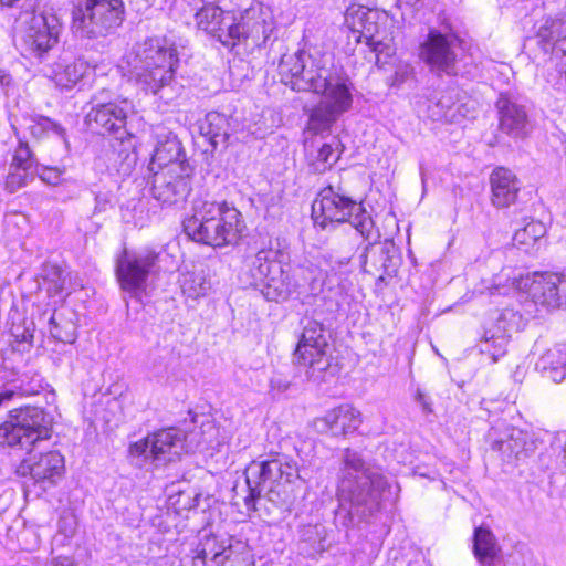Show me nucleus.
Wrapping results in <instances>:
<instances>
[{
    "mask_svg": "<svg viewBox=\"0 0 566 566\" xmlns=\"http://www.w3.org/2000/svg\"><path fill=\"white\" fill-rule=\"evenodd\" d=\"M190 165L172 164L154 171L151 196L163 205L171 206L186 200L191 191Z\"/></svg>",
    "mask_w": 566,
    "mask_h": 566,
    "instance_id": "dca6fc26",
    "label": "nucleus"
},
{
    "mask_svg": "<svg viewBox=\"0 0 566 566\" xmlns=\"http://www.w3.org/2000/svg\"><path fill=\"white\" fill-rule=\"evenodd\" d=\"M388 488L386 476L367 467L358 452L344 450L337 497L339 506L346 509L352 518L365 521L377 513Z\"/></svg>",
    "mask_w": 566,
    "mask_h": 566,
    "instance_id": "f257e3e1",
    "label": "nucleus"
},
{
    "mask_svg": "<svg viewBox=\"0 0 566 566\" xmlns=\"http://www.w3.org/2000/svg\"><path fill=\"white\" fill-rule=\"evenodd\" d=\"M496 108L502 132L515 138L523 137L526 134L528 119L523 105L507 95H500Z\"/></svg>",
    "mask_w": 566,
    "mask_h": 566,
    "instance_id": "4be33fe9",
    "label": "nucleus"
},
{
    "mask_svg": "<svg viewBox=\"0 0 566 566\" xmlns=\"http://www.w3.org/2000/svg\"><path fill=\"white\" fill-rule=\"evenodd\" d=\"M67 276L69 273L61 265L45 261L36 273L35 281L39 291H44L48 297H59L61 301L64 296Z\"/></svg>",
    "mask_w": 566,
    "mask_h": 566,
    "instance_id": "c85d7f7f",
    "label": "nucleus"
},
{
    "mask_svg": "<svg viewBox=\"0 0 566 566\" xmlns=\"http://www.w3.org/2000/svg\"><path fill=\"white\" fill-rule=\"evenodd\" d=\"M392 248H394L392 244H388V243H385L381 247H379V262H380V266L384 269V271L387 274H390L394 271V269H391L394 266L392 258L389 255L390 250Z\"/></svg>",
    "mask_w": 566,
    "mask_h": 566,
    "instance_id": "603ef678",
    "label": "nucleus"
},
{
    "mask_svg": "<svg viewBox=\"0 0 566 566\" xmlns=\"http://www.w3.org/2000/svg\"><path fill=\"white\" fill-rule=\"evenodd\" d=\"M64 470L63 455L57 451H49L23 460L18 468V473L29 476L27 488L33 486L35 493L40 495L57 484Z\"/></svg>",
    "mask_w": 566,
    "mask_h": 566,
    "instance_id": "f3484780",
    "label": "nucleus"
},
{
    "mask_svg": "<svg viewBox=\"0 0 566 566\" xmlns=\"http://www.w3.org/2000/svg\"><path fill=\"white\" fill-rule=\"evenodd\" d=\"M415 400L420 405L422 412L424 415H429L432 412V403L429 398L418 389L415 396Z\"/></svg>",
    "mask_w": 566,
    "mask_h": 566,
    "instance_id": "5fc2aeb1",
    "label": "nucleus"
},
{
    "mask_svg": "<svg viewBox=\"0 0 566 566\" xmlns=\"http://www.w3.org/2000/svg\"><path fill=\"white\" fill-rule=\"evenodd\" d=\"M181 292L190 298L205 296L211 289V282L202 264L187 265L180 271L178 279Z\"/></svg>",
    "mask_w": 566,
    "mask_h": 566,
    "instance_id": "2f4dec72",
    "label": "nucleus"
},
{
    "mask_svg": "<svg viewBox=\"0 0 566 566\" xmlns=\"http://www.w3.org/2000/svg\"><path fill=\"white\" fill-rule=\"evenodd\" d=\"M158 258L159 254L153 250L133 253L125 250L116 262L120 287L133 295L144 291L148 276L157 269Z\"/></svg>",
    "mask_w": 566,
    "mask_h": 566,
    "instance_id": "2eb2a0df",
    "label": "nucleus"
},
{
    "mask_svg": "<svg viewBox=\"0 0 566 566\" xmlns=\"http://www.w3.org/2000/svg\"><path fill=\"white\" fill-rule=\"evenodd\" d=\"M11 75L4 70H0V85L8 86L11 83Z\"/></svg>",
    "mask_w": 566,
    "mask_h": 566,
    "instance_id": "bf43d9fd",
    "label": "nucleus"
},
{
    "mask_svg": "<svg viewBox=\"0 0 566 566\" xmlns=\"http://www.w3.org/2000/svg\"><path fill=\"white\" fill-rule=\"evenodd\" d=\"M61 33L62 22L54 12H34L21 35V51L27 56L43 59L57 45Z\"/></svg>",
    "mask_w": 566,
    "mask_h": 566,
    "instance_id": "f8f14e48",
    "label": "nucleus"
},
{
    "mask_svg": "<svg viewBox=\"0 0 566 566\" xmlns=\"http://www.w3.org/2000/svg\"><path fill=\"white\" fill-rule=\"evenodd\" d=\"M172 164L189 165L186 160L181 143L176 137L167 138L158 144L154 151L149 170H154V165H158V169H161Z\"/></svg>",
    "mask_w": 566,
    "mask_h": 566,
    "instance_id": "4c0bfd02",
    "label": "nucleus"
},
{
    "mask_svg": "<svg viewBox=\"0 0 566 566\" xmlns=\"http://www.w3.org/2000/svg\"><path fill=\"white\" fill-rule=\"evenodd\" d=\"M184 437L175 428L158 430L129 446V454L143 458L155 465H165L177 460L182 450Z\"/></svg>",
    "mask_w": 566,
    "mask_h": 566,
    "instance_id": "ddd939ff",
    "label": "nucleus"
},
{
    "mask_svg": "<svg viewBox=\"0 0 566 566\" xmlns=\"http://www.w3.org/2000/svg\"><path fill=\"white\" fill-rule=\"evenodd\" d=\"M123 0H77L72 9V30L83 39L106 38L122 25Z\"/></svg>",
    "mask_w": 566,
    "mask_h": 566,
    "instance_id": "423d86ee",
    "label": "nucleus"
},
{
    "mask_svg": "<svg viewBox=\"0 0 566 566\" xmlns=\"http://www.w3.org/2000/svg\"><path fill=\"white\" fill-rule=\"evenodd\" d=\"M492 203L496 208H506L514 203L520 191V181L509 169L499 167L490 177Z\"/></svg>",
    "mask_w": 566,
    "mask_h": 566,
    "instance_id": "b1692460",
    "label": "nucleus"
},
{
    "mask_svg": "<svg viewBox=\"0 0 566 566\" xmlns=\"http://www.w3.org/2000/svg\"><path fill=\"white\" fill-rule=\"evenodd\" d=\"M545 224L541 221L531 219L525 222L524 227L515 230L513 242L516 247L527 252L545 235Z\"/></svg>",
    "mask_w": 566,
    "mask_h": 566,
    "instance_id": "a19ab883",
    "label": "nucleus"
},
{
    "mask_svg": "<svg viewBox=\"0 0 566 566\" xmlns=\"http://www.w3.org/2000/svg\"><path fill=\"white\" fill-rule=\"evenodd\" d=\"M281 81L293 91L321 94L333 88L334 84H344L349 78L319 66L306 52L297 51L283 54L279 63Z\"/></svg>",
    "mask_w": 566,
    "mask_h": 566,
    "instance_id": "39448f33",
    "label": "nucleus"
},
{
    "mask_svg": "<svg viewBox=\"0 0 566 566\" xmlns=\"http://www.w3.org/2000/svg\"><path fill=\"white\" fill-rule=\"evenodd\" d=\"M321 94L323 99L308 115L307 129L314 134L329 130L338 117L349 111L353 103L350 81L344 84L335 83L333 88Z\"/></svg>",
    "mask_w": 566,
    "mask_h": 566,
    "instance_id": "4468645a",
    "label": "nucleus"
},
{
    "mask_svg": "<svg viewBox=\"0 0 566 566\" xmlns=\"http://www.w3.org/2000/svg\"><path fill=\"white\" fill-rule=\"evenodd\" d=\"M136 56L143 65H170L177 69L179 64L177 48L167 36H150L138 43Z\"/></svg>",
    "mask_w": 566,
    "mask_h": 566,
    "instance_id": "412c9836",
    "label": "nucleus"
},
{
    "mask_svg": "<svg viewBox=\"0 0 566 566\" xmlns=\"http://www.w3.org/2000/svg\"><path fill=\"white\" fill-rule=\"evenodd\" d=\"M51 437V420L40 407L27 406L10 411L9 418L0 424V444L20 446L29 449L38 441Z\"/></svg>",
    "mask_w": 566,
    "mask_h": 566,
    "instance_id": "6e6552de",
    "label": "nucleus"
},
{
    "mask_svg": "<svg viewBox=\"0 0 566 566\" xmlns=\"http://www.w3.org/2000/svg\"><path fill=\"white\" fill-rule=\"evenodd\" d=\"M12 167L23 168L31 170L33 167L32 153L25 142L19 140V145L14 151L11 163Z\"/></svg>",
    "mask_w": 566,
    "mask_h": 566,
    "instance_id": "de8ad7c7",
    "label": "nucleus"
},
{
    "mask_svg": "<svg viewBox=\"0 0 566 566\" xmlns=\"http://www.w3.org/2000/svg\"><path fill=\"white\" fill-rule=\"evenodd\" d=\"M132 138L130 133L123 136V138L120 136L116 137L108 155L109 167L122 177L129 176L137 164V154Z\"/></svg>",
    "mask_w": 566,
    "mask_h": 566,
    "instance_id": "c756f323",
    "label": "nucleus"
},
{
    "mask_svg": "<svg viewBox=\"0 0 566 566\" xmlns=\"http://www.w3.org/2000/svg\"><path fill=\"white\" fill-rule=\"evenodd\" d=\"M340 143L333 140L332 143L323 144L318 149L314 160L310 163L314 172H325L332 168L340 158L342 150H339Z\"/></svg>",
    "mask_w": 566,
    "mask_h": 566,
    "instance_id": "79ce46f5",
    "label": "nucleus"
},
{
    "mask_svg": "<svg viewBox=\"0 0 566 566\" xmlns=\"http://www.w3.org/2000/svg\"><path fill=\"white\" fill-rule=\"evenodd\" d=\"M331 335L319 321H308L294 352V363L304 369L308 379L323 380L334 371Z\"/></svg>",
    "mask_w": 566,
    "mask_h": 566,
    "instance_id": "0eeeda50",
    "label": "nucleus"
},
{
    "mask_svg": "<svg viewBox=\"0 0 566 566\" xmlns=\"http://www.w3.org/2000/svg\"><path fill=\"white\" fill-rule=\"evenodd\" d=\"M361 422L363 417L359 410L352 405H340L315 419L314 426L318 432L338 437L355 432Z\"/></svg>",
    "mask_w": 566,
    "mask_h": 566,
    "instance_id": "aec40b11",
    "label": "nucleus"
},
{
    "mask_svg": "<svg viewBox=\"0 0 566 566\" xmlns=\"http://www.w3.org/2000/svg\"><path fill=\"white\" fill-rule=\"evenodd\" d=\"M32 171L29 169L12 167L10 165V170L6 179V189L13 193L25 187L28 185L29 179H32Z\"/></svg>",
    "mask_w": 566,
    "mask_h": 566,
    "instance_id": "a18cd8bd",
    "label": "nucleus"
},
{
    "mask_svg": "<svg viewBox=\"0 0 566 566\" xmlns=\"http://www.w3.org/2000/svg\"><path fill=\"white\" fill-rule=\"evenodd\" d=\"M285 253L273 248L262 249L247 260L244 282L253 287L264 286L266 296L273 290L275 296H284L291 292L292 280L284 268Z\"/></svg>",
    "mask_w": 566,
    "mask_h": 566,
    "instance_id": "1a4fd4ad",
    "label": "nucleus"
},
{
    "mask_svg": "<svg viewBox=\"0 0 566 566\" xmlns=\"http://www.w3.org/2000/svg\"><path fill=\"white\" fill-rule=\"evenodd\" d=\"M459 39L453 33L443 34L430 30L426 40L419 46V57L438 74H457V52Z\"/></svg>",
    "mask_w": 566,
    "mask_h": 566,
    "instance_id": "a211bd4d",
    "label": "nucleus"
},
{
    "mask_svg": "<svg viewBox=\"0 0 566 566\" xmlns=\"http://www.w3.org/2000/svg\"><path fill=\"white\" fill-rule=\"evenodd\" d=\"M90 66L82 60L76 59L65 65H57L54 70V80L57 85L71 88L76 85L87 73Z\"/></svg>",
    "mask_w": 566,
    "mask_h": 566,
    "instance_id": "ea45409f",
    "label": "nucleus"
},
{
    "mask_svg": "<svg viewBox=\"0 0 566 566\" xmlns=\"http://www.w3.org/2000/svg\"><path fill=\"white\" fill-rule=\"evenodd\" d=\"M493 449L501 451L507 459L520 460L528 457L534 451L535 444L527 432L511 428L506 439L493 442Z\"/></svg>",
    "mask_w": 566,
    "mask_h": 566,
    "instance_id": "473e14b6",
    "label": "nucleus"
},
{
    "mask_svg": "<svg viewBox=\"0 0 566 566\" xmlns=\"http://www.w3.org/2000/svg\"><path fill=\"white\" fill-rule=\"evenodd\" d=\"M243 227L240 211L224 201H205L182 221L184 232L192 241L211 247L237 242Z\"/></svg>",
    "mask_w": 566,
    "mask_h": 566,
    "instance_id": "7ed1b4c3",
    "label": "nucleus"
},
{
    "mask_svg": "<svg viewBox=\"0 0 566 566\" xmlns=\"http://www.w3.org/2000/svg\"><path fill=\"white\" fill-rule=\"evenodd\" d=\"M54 315H55V307L53 308V312H52V314H51V316H50V319H53V318H54Z\"/></svg>",
    "mask_w": 566,
    "mask_h": 566,
    "instance_id": "e2e57ef3",
    "label": "nucleus"
},
{
    "mask_svg": "<svg viewBox=\"0 0 566 566\" xmlns=\"http://www.w3.org/2000/svg\"><path fill=\"white\" fill-rule=\"evenodd\" d=\"M34 331V321H12L10 327V333L18 343H31Z\"/></svg>",
    "mask_w": 566,
    "mask_h": 566,
    "instance_id": "49530a36",
    "label": "nucleus"
},
{
    "mask_svg": "<svg viewBox=\"0 0 566 566\" xmlns=\"http://www.w3.org/2000/svg\"><path fill=\"white\" fill-rule=\"evenodd\" d=\"M48 323L52 337L67 344L75 342L77 334L74 321H49Z\"/></svg>",
    "mask_w": 566,
    "mask_h": 566,
    "instance_id": "c03bdc74",
    "label": "nucleus"
},
{
    "mask_svg": "<svg viewBox=\"0 0 566 566\" xmlns=\"http://www.w3.org/2000/svg\"><path fill=\"white\" fill-rule=\"evenodd\" d=\"M291 381L281 373H274L270 378V389L274 394H283L289 389Z\"/></svg>",
    "mask_w": 566,
    "mask_h": 566,
    "instance_id": "3c124183",
    "label": "nucleus"
},
{
    "mask_svg": "<svg viewBox=\"0 0 566 566\" xmlns=\"http://www.w3.org/2000/svg\"><path fill=\"white\" fill-rule=\"evenodd\" d=\"M295 276L296 280L292 282L291 291L300 289V293L313 298H317L324 293L326 282L331 279V274L324 273L319 266L313 263L297 266Z\"/></svg>",
    "mask_w": 566,
    "mask_h": 566,
    "instance_id": "a878e982",
    "label": "nucleus"
},
{
    "mask_svg": "<svg viewBox=\"0 0 566 566\" xmlns=\"http://www.w3.org/2000/svg\"><path fill=\"white\" fill-rule=\"evenodd\" d=\"M233 17L224 13L223 10L213 4H205L196 13V22L199 29L217 38L222 44L228 45L227 24L231 23Z\"/></svg>",
    "mask_w": 566,
    "mask_h": 566,
    "instance_id": "bb28decb",
    "label": "nucleus"
},
{
    "mask_svg": "<svg viewBox=\"0 0 566 566\" xmlns=\"http://www.w3.org/2000/svg\"><path fill=\"white\" fill-rule=\"evenodd\" d=\"M199 133L211 146L212 150L226 148L229 138L234 132L231 116L219 112H209L199 124Z\"/></svg>",
    "mask_w": 566,
    "mask_h": 566,
    "instance_id": "5701e85b",
    "label": "nucleus"
},
{
    "mask_svg": "<svg viewBox=\"0 0 566 566\" xmlns=\"http://www.w3.org/2000/svg\"><path fill=\"white\" fill-rule=\"evenodd\" d=\"M297 475V467L294 462H283L280 458L265 461H252L245 469V482L249 494L244 497L248 509H255L256 499L269 488L272 493L274 485L290 483Z\"/></svg>",
    "mask_w": 566,
    "mask_h": 566,
    "instance_id": "9b49d317",
    "label": "nucleus"
},
{
    "mask_svg": "<svg viewBox=\"0 0 566 566\" xmlns=\"http://www.w3.org/2000/svg\"><path fill=\"white\" fill-rule=\"evenodd\" d=\"M312 217L323 229L332 223L348 222L370 244L380 237L363 200L352 195L342 182L329 184L318 192L312 205Z\"/></svg>",
    "mask_w": 566,
    "mask_h": 566,
    "instance_id": "f03ea898",
    "label": "nucleus"
},
{
    "mask_svg": "<svg viewBox=\"0 0 566 566\" xmlns=\"http://www.w3.org/2000/svg\"><path fill=\"white\" fill-rule=\"evenodd\" d=\"M513 378L515 381H522L523 373L520 371V366L516 367V370L513 374Z\"/></svg>",
    "mask_w": 566,
    "mask_h": 566,
    "instance_id": "052dcab7",
    "label": "nucleus"
},
{
    "mask_svg": "<svg viewBox=\"0 0 566 566\" xmlns=\"http://www.w3.org/2000/svg\"><path fill=\"white\" fill-rule=\"evenodd\" d=\"M176 70L177 69H172L170 65L149 66L142 64L140 71L136 76L137 85L145 93L156 95L161 88L172 83Z\"/></svg>",
    "mask_w": 566,
    "mask_h": 566,
    "instance_id": "7c9ffc66",
    "label": "nucleus"
},
{
    "mask_svg": "<svg viewBox=\"0 0 566 566\" xmlns=\"http://www.w3.org/2000/svg\"><path fill=\"white\" fill-rule=\"evenodd\" d=\"M509 321H486L483 328L480 350L489 355L491 363L495 364L506 353L510 340Z\"/></svg>",
    "mask_w": 566,
    "mask_h": 566,
    "instance_id": "393cba45",
    "label": "nucleus"
},
{
    "mask_svg": "<svg viewBox=\"0 0 566 566\" xmlns=\"http://www.w3.org/2000/svg\"><path fill=\"white\" fill-rule=\"evenodd\" d=\"M111 206V200L107 193H98L95 197V211H106Z\"/></svg>",
    "mask_w": 566,
    "mask_h": 566,
    "instance_id": "6e6d98bb",
    "label": "nucleus"
},
{
    "mask_svg": "<svg viewBox=\"0 0 566 566\" xmlns=\"http://www.w3.org/2000/svg\"><path fill=\"white\" fill-rule=\"evenodd\" d=\"M376 13L367 12L360 18L361 29H348V39L355 43H360L363 39L366 44L375 52H381L382 38L379 35V27L376 22Z\"/></svg>",
    "mask_w": 566,
    "mask_h": 566,
    "instance_id": "58836bf2",
    "label": "nucleus"
},
{
    "mask_svg": "<svg viewBox=\"0 0 566 566\" xmlns=\"http://www.w3.org/2000/svg\"><path fill=\"white\" fill-rule=\"evenodd\" d=\"M535 41L545 54L566 57V23L560 20H547L537 30Z\"/></svg>",
    "mask_w": 566,
    "mask_h": 566,
    "instance_id": "cd10ccee",
    "label": "nucleus"
},
{
    "mask_svg": "<svg viewBox=\"0 0 566 566\" xmlns=\"http://www.w3.org/2000/svg\"><path fill=\"white\" fill-rule=\"evenodd\" d=\"M49 566H76L74 560L70 557L59 556L56 558H53Z\"/></svg>",
    "mask_w": 566,
    "mask_h": 566,
    "instance_id": "4d7b16f0",
    "label": "nucleus"
},
{
    "mask_svg": "<svg viewBox=\"0 0 566 566\" xmlns=\"http://www.w3.org/2000/svg\"><path fill=\"white\" fill-rule=\"evenodd\" d=\"M536 368L552 381H563L566 378V344H557L544 353Z\"/></svg>",
    "mask_w": 566,
    "mask_h": 566,
    "instance_id": "72a5a7b5",
    "label": "nucleus"
},
{
    "mask_svg": "<svg viewBox=\"0 0 566 566\" xmlns=\"http://www.w3.org/2000/svg\"><path fill=\"white\" fill-rule=\"evenodd\" d=\"M436 107L437 108H440V111L438 112H433L432 113V117L437 120L439 119H452L453 118V115L449 114L450 111H451V104H450V98H446L444 96H442L436 104Z\"/></svg>",
    "mask_w": 566,
    "mask_h": 566,
    "instance_id": "864d4df0",
    "label": "nucleus"
},
{
    "mask_svg": "<svg viewBox=\"0 0 566 566\" xmlns=\"http://www.w3.org/2000/svg\"><path fill=\"white\" fill-rule=\"evenodd\" d=\"M232 551L230 545L218 541L217 536H206L196 548V555L191 560L202 559L210 566H226Z\"/></svg>",
    "mask_w": 566,
    "mask_h": 566,
    "instance_id": "c9c22d12",
    "label": "nucleus"
},
{
    "mask_svg": "<svg viewBox=\"0 0 566 566\" xmlns=\"http://www.w3.org/2000/svg\"><path fill=\"white\" fill-rule=\"evenodd\" d=\"M272 31L270 12L261 3H253L241 12L237 22L234 19L227 24L228 45L235 41L251 40L253 45L264 44Z\"/></svg>",
    "mask_w": 566,
    "mask_h": 566,
    "instance_id": "6ab92c4d",
    "label": "nucleus"
},
{
    "mask_svg": "<svg viewBox=\"0 0 566 566\" xmlns=\"http://www.w3.org/2000/svg\"><path fill=\"white\" fill-rule=\"evenodd\" d=\"M500 551L494 534L488 527L479 526L474 530L473 554L481 566H493Z\"/></svg>",
    "mask_w": 566,
    "mask_h": 566,
    "instance_id": "f704fd0d",
    "label": "nucleus"
},
{
    "mask_svg": "<svg viewBox=\"0 0 566 566\" xmlns=\"http://www.w3.org/2000/svg\"><path fill=\"white\" fill-rule=\"evenodd\" d=\"M106 95L107 92L102 91L92 97V107L85 116V123L93 130L123 138L128 134L126 124L128 116L135 113L134 104L128 98L108 101Z\"/></svg>",
    "mask_w": 566,
    "mask_h": 566,
    "instance_id": "9d476101",
    "label": "nucleus"
},
{
    "mask_svg": "<svg viewBox=\"0 0 566 566\" xmlns=\"http://www.w3.org/2000/svg\"><path fill=\"white\" fill-rule=\"evenodd\" d=\"M29 132L35 139H43L53 134L67 144L65 129L60 124L45 116L39 115L32 117Z\"/></svg>",
    "mask_w": 566,
    "mask_h": 566,
    "instance_id": "37998d69",
    "label": "nucleus"
},
{
    "mask_svg": "<svg viewBox=\"0 0 566 566\" xmlns=\"http://www.w3.org/2000/svg\"><path fill=\"white\" fill-rule=\"evenodd\" d=\"M355 250L354 247L350 245L345 251L344 255H331V274L335 273V271L338 269L339 271L349 264V261L354 256Z\"/></svg>",
    "mask_w": 566,
    "mask_h": 566,
    "instance_id": "8fccbe9b",
    "label": "nucleus"
},
{
    "mask_svg": "<svg viewBox=\"0 0 566 566\" xmlns=\"http://www.w3.org/2000/svg\"><path fill=\"white\" fill-rule=\"evenodd\" d=\"M43 388V378L38 373L25 371L14 381L12 388L0 389V406L10 401L14 395L33 396L38 395Z\"/></svg>",
    "mask_w": 566,
    "mask_h": 566,
    "instance_id": "e433bc0d",
    "label": "nucleus"
},
{
    "mask_svg": "<svg viewBox=\"0 0 566 566\" xmlns=\"http://www.w3.org/2000/svg\"><path fill=\"white\" fill-rule=\"evenodd\" d=\"M513 293L499 318L522 317L521 306H541L547 312L566 308V279L552 272H533L512 281Z\"/></svg>",
    "mask_w": 566,
    "mask_h": 566,
    "instance_id": "20e7f679",
    "label": "nucleus"
},
{
    "mask_svg": "<svg viewBox=\"0 0 566 566\" xmlns=\"http://www.w3.org/2000/svg\"><path fill=\"white\" fill-rule=\"evenodd\" d=\"M18 0H0V3L6 7H12Z\"/></svg>",
    "mask_w": 566,
    "mask_h": 566,
    "instance_id": "680f3d73",
    "label": "nucleus"
},
{
    "mask_svg": "<svg viewBox=\"0 0 566 566\" xmlns=\"http://www.w3.org/2000/svg\"><path fill=\"white\" fill-rule=\"evenodd\" d=\"M64 169L60 167H43L38 171L39 177L45 184L55 186L61 181Z\"/></svg>",
    "mask_w": 566,
    "mask_h": 566,
    "instance_id": "09e8293b",
    "label": "nucleus"
},
{
    "mask_svg": "<svg viewBox=\"0 0 566 566\" xmlns=\"http://www.w3.org/2000/svg\"><path fill=\"white\" fill-rule=\"evenodd\" d=\"M411 73L412 69L409 65H406L401 71H397L395 73V82L402 83Z\"/></svg>",
    "mask_w": 566,
    "mask_h": 566,
    "instance_id": "13d9d810",
    "label": "nucleus"
}]
</instances>
